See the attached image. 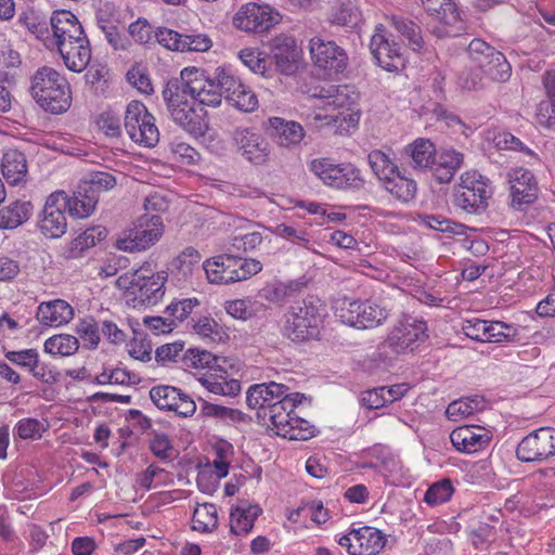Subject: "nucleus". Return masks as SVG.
<instances>
[{
    "label": "nucleus",
    "instance_id": "obj_40",
    "mask_svg": "<svg viewBox=\"0 0 555 555\" xmlns=\"http://www.w3.org/2000/svg\"><path fill=\"white\" fill-rule=\"evenodd\" d=\"M486 406V401L482 397L474 396L451 402L446 414L451 421H459L460 418L467 417L475 412L482 411Z\"/></svg>",
    "mask_w": 555,
    "mask_h": 555
},
{
    "label": "nucleus",
    "instance_id": "obj_57",
    "mask_svg": "<svg viewBox=\"0 0 555 555\" xmlns=\"http://www.w3.org/2000/svg\"><path fill=\"white\" fill-rule=\"evenodd\" d=\"M201 415L204 417H216L220 420L230 418L232 421H241L243 413L236 409L227 408L220 404H215L206 400H203L201 406Z\"/></svg>",
    "mask_w": 555,
    "mask_h": 555
},
{
    "label": "nucleus",
    "instance_id": "obj_31",
    "mask_svg": "<svg viewBox=\"0 0 555 555\" xmlns=\"http://www.w3.org/2000/svg\"><path fill=\"white\" fill-rule=\"evenodd\" d=\"M66 207L70 216L76 218L89 217L99 202L98 195L90 191L83 183H79L73 196L65 193Z\"/></svg>",
    "mask_w": 555,
    "mask_h": 555
},
{
    "label": "nucleus",
    "instance_id": "obj_4",
    "mask_svg": "<svg viewBox=\"0 0 555 555\" xmlns=\"http://www.w3.org/2000/svg\"><path fill=\"white\" fill-rule=\"evenodd\" d=\"M493 189L489 178L477 170L461 175L460 183L452 192V204L455 208L470 215H482L489 207Z\"/></svg>",
    "mask_w": 555,
    "mask_h": 555
},
{
    "label": "nucleus",
    "instance_id": "obj_12",
    "mask_svg": "<svg viewBox=\"0 0 555 555\" xmlns=\"http://www.w3.org/2000/svg\"><path fill=\"white\" fill-rule=\"evenodd\" d=\"M370 50L377 65L387 72L399 70L405 65L403 47L392 39L383 24L376 25Z\"/></svg>",
    "mask_w": 555,
    "mask_h": 555
},
{
    "label": "nucleus",
    "instance_id": "obj_30",
    "mask_svg": "<svg viewBox=\"0 0 555 555\" xmlns=\"http://www.w3.org/2000/svg\"><path fill=\"white\" fill-rule=\"evenodd\" d=\"M74 318L73 307L63 299L42 302L38 307L37 319L48 326H60Z\"/></svg>",
    "mask_w": 555,
    "mask_h": 555
},
{
    "label": "nucleus",
    "instance_id": "obj_11",
    "mask_svg": "<svg viewBox=\"0 0 555 555\" xmlns=\"http://www.w3.org/2000/svg\"><path fill=\"white\" fill-rule=\"evenodd\" d=\"M163 232L164 224L160 216L144 215L134 228L124 232V236L117 241V247L130 253L145 250L162 237Z\"/></svg>",
    "mask_w": 555,
    "mask_h": 555
},
{
    "label": "nucleus",
    "instance_id": "obj_2",
    "mask_svg": "<svg viewBox=\"0 0 555 555\" xmlns=\"http://www.w3.org/2000/svg\"><path fill=\"white\" fill-rule=\"evenodd\" d=\"M30 95L50 114H63L72 105V90L67 79L49 66L38 68L31 77Z\"/></svg>",
    "mask_w": 555,
    "mask_h": 555
},
{
    "label": "nucleus",
    "instance_id": "obj_36",
    "mask_svg": "<svg viewBox=\"0 0 555 555\" xmlns=\"http://www.w3.org/2000/svg\"><path fill=\"white\" fill-rule=\"evenodd\" d=\"M305 283L298 280L289 281L288 283L273 282L268 283L263 288L260 289V298L274 304L283 305L289 297L300 292L305 287Z\"/></svg>",
    "mask_w": 555,
    "mask_h": 555
},
{
    "label": "nucleus",
    "instance_id": "obj_17",
    "mask_svg": "<svg viewBox=\"0 0 555 555\" xmlns=\"http://www.w3.org/2000/svg\"><path fill=\"white\" fill-rule=\"evenodd\" d=\"M338 544L349 555H378L386 544V537L376 528L363 526L350 529L339 538Z\"/></svg>",
    "mask_w": 555,
    "mask_h": 555
},
{
    "label": "nucleus",
    "instance_id": "obj_37",
    "mask_svg": "<svg viewBox=\"0 0 555 555\" xmlns=\"http://www.w3.org/2000/svg\"><path fill=\"white\" fill-rule=\"evenodd\" d=\"M385 190L397 199L408 203L414 198L417 184L414 179L408 178L399 169L393 176H390L383 182Z\"/></svg>",
    "mask_w": 555,
    "mask_h": 555
},
{
    "label": "nucleus",
    "instance_id": "obj_39",
    "mask_svg": "<svg viewBox=\"0 0 555 555\" xmlns=\"http://www.w3.org/2000/svg\"><path fill=\"white\" fill-rule=\"evenodd\" d=\"M181 365L186 369H205L208 367L217 373L219 369H223L219 364V358L206 350L189 349L181 356Z\"/></svg>",
    "mask_w": 555,
    "mask_h": 555
},
{
    "label": "nucleus",
    "instance_id": "obj_24",
    "mask_svg": "<svg viewBox=\"0 0 555 555\" xmlns=\"http://www.w3.org/2000/svg\"><path fill=\"white\" fill-rule=\"evenodd\" d=\"M272 57L276 69L283 75H293L297 68L298 53L292 37L278 36L271 41Z\"/></svg>",
    "mask_w": 555,
    "mask_h": 555
},
{
    "label": "nucleus",
    "instance_id": "obj_19",
    "mask_svg": "<svg viewBox=\"0 0 555 555\" xmlns=\"http://www.w3.org/2000/svg\"><path fill=\"white\" fill-rule=\"evenodd\" d=\"M233 140L242 156L254 165H264L269 160L270 150L268 142L260 133L251 128H236Z\"/></svg>",
    "mask_w": 555,
    "mask_h": 555
},
{
    "label": "nucleus",
    "instance_id": "obj_45",
    "mask_svg": "<svg viewBox=\"0 0 555 555\" xmlns=\"http://www.w3.org/2000/svg\"><path fill=\"white\" fill-rule=\"evenodd\" d=\"M388 317L384 307L371 301H361L358 328H372L380 325Z\"/></svg>",
    "mask_w": 555,
    "mask_h": 555
},
{
    "label": "nucleus",
    "instance_id": "obj_58",
    "mask_svg": "<svg viewBox=\"0 0 555 555\" xmlns=\"http://www.w3.org/2000/svg\"><path fill=\"white\" fill-rule=\"evenodd\" d=\"M199 306V300L197 298H183L180 300L172 301L166 308V313L175 320V322L184 321L194 310V308Z\"/></svg>",
    "mask_w": 555,
    "mask_h": 555
},
{
    "label": "nucleus",
    "instance_id": "obj_5",
    "mask_svg": "<svg viewBox=\"0 0 555 555\" xmlns=\"http://www.w3.org/2000/svg\"><path fill=\"white\" fill-rule=\"evenodd\" d=\"M203 268L210 283L230 284L259 273L262 263L257 259L223 254L206 260Z\"/></svg>",
    "mask_w": 555,
    "mask_h": 555
},
{
    "label": "nucleus",
    "instance_id": "obj_41",
    "mask_svg": "<svg viewBox=\"0 0 555 555\" xmlns=\"http://www.w3.org/2000/svg\"><path fill=\"white\" fill-rule=\"evenodd\" d=\"M367 162L373 172L382 183L399 170V167L393 159L380 150L371 151L367 155Z\"/></svg>",
    "mask_w": 555,
    "mask_h": 555
},
{
    "label": "nucleus",
    "instance_id": "obj_14",
    "mask_svg": "<svg viewBox=\"0 0 555 555\" xmlns=\"http://www.w3.org/2000/svg\"><path fill=\"white\" fill-rule=\"evenodd\" d=\"M509 183L511 207L524 211L539 196V185L534 175L526 168L515 167L506 173Z\"/></svg>",
    "mask_w": 555,
    "mask_h": 555
},
{
    "label": "nucleus",
    "instance_id": "obj_3",
    "mask_svg": "<svg viewBox=\"0 0 555 555\" xmlns=\"http://www.w3.org/2000/svg\"><path fill=\"white\" fill-rule=\"evenodd\" d=\"M324 310V304L315 296L295 302L284 314L283 335L294 343L319 339Z\"/></svg>",
    "mask_w": 555,
    "mask_h": 555
},
{
    "label": "nucleus",
    "instance_id": "obj_13",
    "mask_svg": "<svg viewBox=\"0 0 555 555\" xmlns=\"http://www.w3.org/2000/svg\"><path fill=\"white\" fill-rule=\"evenodd\" d=\"M66 204L64 191H55L47 197L37 221L39 231L46 237L59 238L65 234L67 229Z\"/></svg>",
    "mask_w": 555,
    "mask_h": 555
},
{
    "label": "nucleus",
    "instance_id": "obj_27",
    "mask_svg": "<svg viewBox=\"0 0 555 555\" xmlns=\"http://www.w3.org/2000/svg\"><path fill=\"white\" fill-rule=\"evenodd\" d=\"M437 154L435 144L424 138H418L403 149L408 164L418 171L429 170Z\"/></svg>",
    "mask_w": 555,
    "mask_h": 555
},
{
    "label": "nucleus",
    "instance_id": "obj_10",
    "mask_svg": "<svg viewBox=\"0 0 555 555\" xmlns=\"http://www.w3.org/2000/svg\"><path fill=\"white\" fill-rule=\"evenodd\" d=\"M422 8L438 22L430 33L439 38L457 37L464 30V22L454 0H421Z\"/></svg>",
    "mask_w": 555,
    "mask_h": 555
},
{
    "label": "nucleus",
    "instance_id": "obj_62",
    "mask_svg": "<svg viewBox=\"0 0 555 555\" xmlns=\"http://www.w3.org/2000/svg\"><path fill=\"white\" fill-rule=\"evenodd\" d=\"M184 349V343L179 340L171 344H165L155 350V360L165 364L167 362H181V353Z\"/></svg>",
    "mask_w": 555,
    "mask_h": 555
},
{
    "label": "nucleus",
    "instance_id": "obj_15",
    "mask_svg": "<svg viewBox=\"0 0 555 555\" xmlns=\"http://www.w3.org/2000/svg\"><path fill=\"white\" fill-rule=\"evenodd\" d=\"M516 455L521 462H542L555 455V429L541 427L531 431L518 443Z\"/></svg>",
    "mask_w": 555,
    "mask_h": 555
},
{
    "label": "nucleus",
    "instance_id": "obj_34",
    "mask_svg": "<svg viewBox=\"0 0 555 555\" xmlns=\"http://www.w3.org/2000/svg\"><path fill=\"white\" fill-rule=\"evenodd\" d=\"M391 26L406 40L408 46L417 53L427 51L426 42L420 25L401 16H391Z\"/></svg>",
    "mask_w": 555,
    "mask_h": 555
},
{
    "label": "nucleus",
    "instance_id": "obj_60",
    "mask_svg": "<svg viewBox=\"0 0 555 555\" xmlns=\"http://www.w3.org/2000/svg\"><path fill=\"white\" fill-rule=\"evenodd\" d=\"M314 426L310 425L308 421L298 417L297 415L294 414L293 420L284 437H287L291 440L305 441L312 438L314 436Z\"/></svg>",
    "mask_w": 555,
    "mask_h": 555
},
{
    "label": "nucleus",
    "instance_id": "obj_7",
    "mask_svg": "<svg viewBox=\"0 0 555 555\" xmlns=\"http://www.w3.org/2000/svg\"><path fill=\"white\" fill-rule=\"evenodd\" d=\"M167 281V272L160 271L156 274L145 275L143 270H137L132 273L120 275L116 285L125 288L134 295L135 299L143 305L157 304L165 294V282Z\"/></svg>",
    "mask_w": 555,
    "mask_h": 555
},
{
    "label": "nucleus",
    "instance_id": "obj_1",
    "mask_svg": "<svg viewBox=\"0 0 555 555\" xmlns=\"http://www.w3.org/2000/svg\"><path fill=\"white\" fill-rule=\"evenodd\" d=\"M188 77L190 73L182 69L180 77L168 80L163 90V98L172 120L195 138L206 134L209 125L207 112L194 107L195 101L191 92Z\"/></svg>",
    "mask_w": 555,
    "mask_h": 555
},
{
    "label": "nucleus",
    "instance_id": "obj_35",
    "mask_svg": "<svg viewBox=\"0 0 555 555\" xmlns=\"http://www.w3.org/2000/svg\"><path fill=\"white\" fill-rule=\"evenodd\" d=\"M33 204L16 201L0 209V229L13 230L25 223L33 214Z\"/></svg>",
    "mask_w": 555,
    "mask_h": 555
},
{
    "label": "nucleus",
    "instance_id": "obj_48",
    "mask_svg": "<svg viewBox=\"0 0 555 555\" xmlns=\"http://www.w3.org/2000/svg\"><path fill=\"white\" fill-rule=\"evenodd\" d=\"M201 258V254L197 249L191 246L186 247L177 258L173 259L172 268L183 279H186L192 275L195 268H198Z\"/></svg>",
    "mask_w": 555,
    "mask_h": 555
},
{
    "label": "nucleus",
    "instance_id": "obj_26",
    "mask_svg": "<svg viewBox=\"0 0 555 555\" xmlns=\"http://www.w3.org/2000/svg\"><path fill=\"white\" fill-rule=\"evenodd\" d=\"M289 388L284 384L275 382L251 385L246 393V403L249 409H258L262 413L276 399Z\"/></svg>",
    "mask_w": 555,
    "mask_h": 555
},
{
    "label": "nucleus",
    "instance_id": "obj_20",
    "mask_svg": "<svg viewBox=\"0 0 555 555\" xmlns=\"http://www.w3.org/2000/svg\"><path fill=\"white\" fill-rule=\"evenodd\" d=\"M427 325L423 320L404 315L391 331L388 341L397 352L413 350V345L427 338Z\"/></svg>",
    "mask_w": 555,
    "mask_h": 555
},
{
    "label": "nucleus",
    "instance_id": "obj_44",
    "mask_svg": "<svg viewBox=\"0 0 555 555\" xmlns=\"http://www.w3.org/2000/svg\"><path fill=\"white\" fill-rule=\"evenodd\" d=\"M79 348L77 337L68 334L54 335L44 341V351L51 354L68 357Z\"/></svg>",
    "mask_w": 555,
    "mask_h": 555
},
{
    "label": "nucleus",
    "instance_id": "obj_52",
    "mask_svg": "<svg viewBox=\"0 0 555 555\" xmlns=\"http://www.w3.org/2000/svg\"><path fill=\"white\" fill-rule=\"evenodd\" d=\"M487 326L486 343L512 341L518 334L514 325L501 321H488Z\"/></svg>",
    "mask_w": 555,
    "mask_h": 555
},
{
    "label": "nucleus",
    "instance_id": "obj_43",
    "mask_svg": "<svg viewBox=\"0 0 555 555\" xmlns=\"http://www.w3.org/2000/svg\"><path fill=\"white\" fill-rule=\"evenodd\" d=\"M181 392L180 388L173 386L157 385L151 388L150 398L159 410L172 411Z\"/></svg>",
    "mask_w": 555,
    "mask_h": 555
},
{
    "label": "nucleus",
    "instance_id": "obj_21",
    "mask_svg": "<svg viewBox=\"0 0 555 555\" xmlns=\"http://www.w3.org/2000/svg\"><path fill=\"white\" fill-rule=\"evenodd\" d=\"M50 25L53 37L49 40L55 46L87 37L77 16L67 10L54 11L50 17Z\"/></svg>",
    "mask_w": 555,
    "mask_h": 555
},
{
    "label": "nucleus",
    "instance_id": "obj_54",
    "mask_svg": "<svg viewBox=\"0 0 555 555\" xmlns=\"http://www.w3.org/2000/svg\"><path fill=\"white\" fill-rule=\"evenodd\" d=\"M18 22L40 40L50 39L48 23L35 11L20 14Z\"/></svg>",
    "mask_w": 555,
    "mask_h": 555
},
{
    "label": "nucleus",
    "instance_id": "obj_47",
    "mask_svg": "<svg viewBox=\"0 0 555 555\" xmlns=\"http://www.w3.org/2000/svg\"><path fill=\"white\" fill-rule=\"evenodd\" d=\"M420 223L435 231L454 235H463L466 230L464 224L437 215H422L420 216Z\"/></svg>",
    "mask_w": 555,
    "mask_h": 555
},
{
    "label": "nucleus",
    "instance_id": "obj_59",
    "mask_svg": "<svg viewBox=\"0 0 555 555\" xmlns=\"http://www.w3.org/2000/svg\"><path fill=\"white\" fill-rule=\"evenodd\" d=\"M81 183L99 197L102 191H108L116 185V178L108 172L95 171L90 173L89 179Z\"/></svg>",
    "mask_w": 555,
    "mask_h": 555
},
{
    "label": "nucleus",
    "instance_id": "obj_51",
    "mask_svg": "<svg viewBox=\"0 0 555 555\" xmlns=\"http://www.w3.org/2000/svg\"><path fill=\"white\" fill-rule=\"evenodd\" d=\"M152 437L149 439L150 451L160 461L168 462L173 457V446L166 434L151 431Z\"/></svg>",
    "mask_w": 555,
    "mask_h": 555
},
{
    "label": "nucleus",
    "instance_id": "obj_63",
    "mask_svg": "<svg viewBox=\"0 0 555 555\" xmlns=\"http://www.w3.org/2000/svg\"><path fill=\"white\" fill-rule=\"evenodd\" d=\"M46 430L43 424L33 417H27L18 421L16 425V433L22 439H38L41 438L42 433Z\"/></svg>",
    "mask_w": 555,
    "mask_h": 555
},
{
    "label": "nucleus",
    "instance_id": "obj_55",
    "mask_svg": "<svg viewBox=\"0 0 555 555\" xmlns=\"http://www.w3.org/2000/svg\"><path fill=\"white\" fill-rule=\"evenodd\" d=\"M128 348L129 354L135 360L149 362L152 359V345L143 332L133 330V338Z\"/></svg>",
    "mask_w": 555,
    "mask_h": 555
},
{
    "label": "nucleus",
    "instance_id": "obj_25",
    "mask_svg": "<svg viewBox=\"0 0 555 555\" xmlns=\"http://www.w3.org/2000/svg\"><path fill=\"white\" fill-rule=\"evenodd\" d=\"M56 47L69 70L80 73L86 69L91 59V49L87 37H83L82 40L63 42Z\"/></svg>",
    "mask_w": 555,
    "mask_h": 555
},
{
    "label": "nucleus",
    "instance_id": "obj_18",
    "mask_svg": "<svg viewBox=\"0 0 555 555\" xmlns=\"http://www.w3.org/2000/svg\"><path fill=\"white\" fill-rule=\"evenodd\" d=\"M280 21V14L269 5L249 2L234 15V25L245 31L264 33Z\"/></svg>",
    "mask_w": 555,
    "mask_h": 555
},
{
    "label": "nucleus",
    "instance_id": "obj_22",
    "mask_svg": "<svg viewBox=\"0 0 555 555\" xmlns=\"http://www.w3.org/2000/svg\"><path fill=\"white\" fill-rule=\"evenodd\" d=\"M453 447L462 453H475L483 450L491 441L489 431L477 426H460L450 434Z\"/></svg>",
    "mask_w": 555,
    "mask_h": 555
},
{
    "label": "nucleus",
    "instance_id": "obj_49",
    "mask_svg": "<svg viewBox=\"0 0 555 555\" xmlns=\"http://www.w3.org/2000/svg\"><path fill=\"white\" fill-rule=\"evenodd\" d=\"M357 99L358 95L349 86L335 85L326 108L332 107L333 111L341 108L347 112H352V107L356 104Z\"/></svg>",
    "mask_w": 555,
    "mask_h": 555
},
{
    "label": "nucleus",
    "instance_id": "obj_50",
    "mask_svg": "<svg viewBox=\"0 0 555 555\" xmlns=\"http://www.w3.org/2000/svg\"><path fill=\"white\" fill-rule=\"evenodd\" d=\"M192 328L195 334L211 341L222 339V326L211 317L203 315L193 322Z\"/></svg>",
    "mask_w": 555,
    "mask_h": 555
},
{
    "label": "nucleus",
    "instance_id": "obj_53",
    "mask_svg": "<svg viewBox=\"0 0 555 555\" xmlns=\"http://www.w3.org/2000/svg\"><path fill=\"white\" fill-rule=\"evenodd\" d=\"M76 333L83 343V347L95 349L100 343L98 323L93 318H85L76 326Z\"/></svg>",
    "mask_w": 555,
    "mask_h": 555
},
{
    "label": "nucleus",
    "instance_id": "obj_28",
    "mask_svg": "<svg viewBox=\"0 0 555 555\" xmlns=\"http://www.w3.org/2000/svg\"><path fill=\"white\" fill-rule=\"evenodd\" d=\"M464 155L455 150H443L436 154L429 171L438 183H449L462 167Z\"/></svg>",
    "mask_w": 555,
    "mask_h": 555
},
{
    "label": "nucleus",
    "instance_id": "obj_42",
    "mask_svg": "<svg viewBox=\"0 0 555 555\" xmlns=\"http://www.w3.org/2000/svg\"><path fill=\"white\" fill-rule=\"evenodd\" d=\"M217 508L214 504L205 503L195 508L192 517V529L198 532H211L217 528Z\"/></svg>",
    "mask_w": 555,
    "mask_h": 555
},
{
    "label": "nucleus",
    "instance_id": "obj_46",
    "mask_svg": "<svg viewBox=\"0 0 555 555\" xmlns=\"http://www.w3.org/2000/svg\"><path fill=\"white\" fill-rule=\"evenodd\" d=\"M330 21L339 26L356 27L361 22V12L351 1H343L333 10Z\"/></svg>",
    "mask_w": 555,
    "mask_h": 555
},
{
    "label": "nucleus",
    "instance_id": "obj_64",
    "mask_svg": "<svg viewBox=\"0 0 555 555\" xmlns=\"http://www.w3.org/2000/svg\"><path fill=\"white\" fill-rule=\"evenodd\" d=\"M240 59L253 73L267 76V61L261 56V52L244 49L240 52Z\"/></svg>",
    "mask_w": 555,
    "mask_h": 555
},
{
    "label": "nucleus",
    "instance_id": "obj_38",
    "mask_svg": "<svg viewBox=\"0 0 555 555\" xmlns=\"http://www.w3.org/2000/svg\"><path fill=\"white\" fill-rule=\"evenodd\" d=\"M479 67L482 73L493 81L503 82L511 77L512 68L509 63L505 55L495 48L489 54V57L479 65Z\"/></svg>",
    "mask_w": 555,
    "mask_h": 555
},
{
    "label": "nucleus",
    "instance_id": "obj_61",
    "mask_svg": "<svg viewBox=\"0 0 555 555\" xmlns=\"http://www.w3.org/2000/svg\"><path fill=\"white\" fill-rule=\"evenodd\" d=\"M485 75L479 66L468 67L461 72L459 76V86L468 91H477L485 87L483 76Z\"/></svg>",
    "mask_w": 555,
    "mask_h": 555
},
{
    "label": "nucleus",
    "instance_id": "obj_9",
    "mask_svg": "<svg viewBox=\"0 0 555 555\" xmlns=\"http://www.w3.org/2000/svg\"><path fill=\"white\" fill-rule=\"evenodd\" d=\"M190 73L188 77L191 92L194 101L198 105L216 107L221 104L224 94L223 82L228 70L224 68H216L214 76L207 74L205 69L196 67L185 68Z\"/></svg>",
    "mask_w": 555,
    "mask_h": 555
},
{
    "label": "nucleus",
    "instance_id": "obj_29",
    "mask_svg": "<svg viewBox=\"0 0 555 555\" xmlns=\"http://www.w3.org/2000/svg\"><path fill=\"white\" fill-rule=\"evenodd\" d=\"M270 135L280 146L289 147L297 145L305 137L304 128L296 121H287L280 117H271L268 120Z\"/></svg>",
    "mask_w": 555,
    "mask_h": 555
},
{
    "label": "nucleus",
    "instance_id": "obj_33",
    "mask_svg": "<svg viewBox=\"0 0 555 555\" xmlns=\"http://www.w3.org/2000/svg\"><path fill=\"white\" fill-rule=\"evenodd\" d=\"M261 513L262 509L258 505L233 506L230 513L231 533L235 535L248 534Z\"/></svg>",
    "mask_w": 555,
    "mask_h": 555
},
{
    "label": "nucleus",
    "instance_id": "obj_32",
    "mask_svg": "<svg viewBox=\"0 0 555 555\" xmlns=\"http://www.w3.org/2000/svg\"><path fill=\"white\" fill-rule=\"evenodd\" d=\"M1 171L8 183L17 185L27 175V159L24 153L10 149L3 153Z\"/></svg>",
    "mask_w": 555,
    "mask_h": 555
},
{
    "label": "nucleus",
    "instance_id": "obj_23",
    "mask_svg": "<svg viewBox=\"0 0 555 555\" xmlns=\"http://www.w3.org/2000/svg\"><path fill=\"white\" fill-rule=\"evenodd\" d=\"M222 86L225 99L237 109L250 113L258 107L255 92L229 72Z\"/></svg>",
    "mask_w": 555,
    "mask_h": 555
},
{
    "label": "nucleus",
    "instance_id": "obj_16",
    "mask_svg": "<svg viewBox=\"0 0 555 555\" xmlns=\"http://www.w3.org/2000/svg\"><path fill=\"white\" fill-rule=\"evenodd\" d=\"M310 54L313 64L325 76L332 77L343 73L348 65V55L334 41H324L320 37L310 40Z\"/></svg>",
    "mask_w": 555,
    "mask_h": 555
},
{
    "label": "nucleus",
    "instance_id": "obj_6",
    "mask_svg": "<svg viewBox=\"0 0 555 555\" xmlns=\"http://www.w3.org/2000/svg\"><path fill=\"white\" fill-rule=\"evenodd\" d=\"M310 170L332 188L361 190L365 185L361 170L351 163L335 164L331 158H320L311 162Z\"/></svg>",
    "mask_w": 555,
    "mask_h": 555
},
{
    "label": "nucleus",
    "instance_id": "obj_56",
    "mask_svg": "<svg viewBox=\"0 0 555 555\" xmlns=\"http://www.w3.org/2000/svg\"><path fill=\"white\" fill-rule=\"evenodd\" d=\"M453 487L449 479H443L431 485L425 493L424 501L430 505H438L450 500Z\"/></svg>",
    "mask_w": 555,
    "mask_h": 555
},
{
    "label": "nucleus",
    "instance_id": "obj_8",
    "mask_svg": "<svg viewBox=\"0 0 555 555\" xmlns=\"http://www.w3.org/2000/svg\"><path fill=\"white\" fill-rule=\"evenodd\" d=\"M124 127L129 138L141 145L153 147L159 141L155 118L140 101H131L127 105Z\"/></svg>",
    "mask_w": 555,
    "mask_h": 555
}]
</instances>
